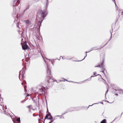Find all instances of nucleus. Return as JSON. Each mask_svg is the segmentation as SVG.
I'll return each mask as SVG.
<instances>
[{
    "mask_svg": "<svg viewBox=\"0 0 123 123\" xmlns=\"http://www.w3.org/2000/svg\"><path fill=\"white\" fill-rule=\"evenodd\" d=\"M48 12L47 11L46 8H45L43 11L40 10L39 11L38 15V18H39V19H37V21L39 22V23L40 24L39 27V28H40L41 26L42 22L46 16Z\"/></svg>",
    "mask_w": 123,
    "mask_h": 123,
    "instance_id": "f257e3e1",
    "label": "nucleus"
},
{
    "mask_svg": "<svg viewBox=\"0 0 123 123\" xmlns=\"http://www.w3.org/2000/svg\"><path fill=\"white\" fill-rule=\"evenodd\" d=\"M14 5L13 6V10L12 16L13 17L17 18L19 17V14H18V13L17 12H16V7H15L18 6V7L19 8L18 5L20 3V1L19 0H15L14 1Z\"/></svg>",
    "mask_w": 123,
    "mask_h": 123,
    "instance_id": "f03ea898",
    "label": "nucleus"
},
{
    "mask_svg": "<svg viewBox=\"0 0 123 123\" xmlns=\"http://www.w3.org/2000/svg\"><path fill=\"white\" fill-rule=\"evenodd\" d=\"M45 91V88L43 86H39L36 88L35 92L37 94L42 95L44 94Z\"/></svg>",
    "mask_w": 123,
    "mask_h": 123,
    "instance_id": "7ed1b4c3",
    "label": "nucleus"
},
{
    "mask_svg": "<svg viewBox=\"0 0 123 123\" xmlns=\"http://www.w3.org/2000/svg\"><path fill=\"white\" fill-rule=\"evenodd\" d=\"M47 72L49 75H47L46 77V80H47L48 83H49L53 81V80L52 78V76H50L49 75H51V70L49 69V67L47 65Z\"/></svg>",
    "mask_w": 123,
    "mask_h": 123,
    "instance_id": "20e7f679",
    "label": "nucleus"
},
{
    "mask_svg": "<svg viewBox=\"0 0 123 123\" xmlns=\"http://www.w3.org/2000/svg\"><path fill=\"white\" fill-rule=\"evenodd\" d=\"M14 123H20V117L17 118L15 117V118H12L11 117Z\"/></svg>",
    "mask_w": 123,
    "mask_h": 123,
    "instance_id": "39448f33",
    "label": "nucleus"
},
{
    "mask_svg": "<svg viewBox=\"0 0 123 123\" xmlns=\"http://www.w3.org/2000/svg\"><path fill=\"white\" fill-rule=\"evenodd\" d=\"M52 117L50 113L49 112V113L46 116L44 121V122L45 120L46 119L50 120L52 119Z\"/></svg>",
    "mask_w": 123,
    "mask_h": 123,
    "instance_id": "423d86ee",
    "label": "nucleus"
},
{
    "mask_svg": "<svg viewBox=\"0 0 123 123\" xmlns=\"http://www.w3.org/2000/svg\"><path fill=\"white\" fill-rule=\"evenodd\" d=\"M21 44L22 45V49H23L25 50L27 49L28 46L26 44V43L24 42L23 44H22V43H21Z\"/></svg>",
    "mask_w": 123,
    "mask_h": 123,
    "instance_id": "0eeeda50",
    "label": "nucleus"
},
{
    "mask_svg": "<svg viewBox=\"0 0 123 123\" xmlns=\"http://www.w3.org/2000/svg\"><path fill=\"white\" fill-rule=\"evenodd\" d=\"M22 73H23V71L21 70L19 72V78L20 80V78L21 77V75L22 77H24V75L22 74Z\"/></svg>",
    "mask_w": 123,
    "mask_h": 123,
    "instance_id": "6e6552de",
    "label": "nucleus"
},
{
    "mask_svg": "<svg viewBox=\"0 0 123 123\" xmlns=\"http://www.w3.org/2000/svg\"><path fill=\"white\" fill-rule=\"evenodd\" d=\"M25 22L26 24L27 25H30L31 24L30 22L28 20L26 21Z\"/></svg>",
    "mask_w": 123,
    "mask_h": 123,
    "instance_id": "1a4fd4ad",
    "label": "nucleus"
},
{
    "mask_svg": "<svg viewBox=\"0 0 123 123\" xmlns=\"http://www.w3.org/2000/svg\"><path fill=\"white\" fill-rule=\"evenodd\" d=\"M29 6H27L26 8L25 9L24 11V12H23V14H24L25 13V11L26 10H27V9H29Z\"/></svg>",
    "mask_w": 123,
    "mask_h": 123,
    "instance_id": "9d476101",
    "label": "nucleus"
},
{
    "mask_svg": "<svg viewBox=\"0 0 123 123\" xmlns=\"http://www.w3.org/2000/svg\"><path fill=\"white\" fill-rule=\"evenodd\" d=\"M96 49V48H95V47H93V48H92L89 51H91L92 50H97V49Z\"/></svg>",
    "mask_w": 123,
    "mask_h": 123,
    "instance_id": "9b49d317",
    "label": "nucleus"
},
{
    "mask_svg": "<svg viewBox=\"0 0 123 123\" xmlns=\"http://www.w3.org/2000/svg\"><path fill=\"white\" fill-rule=\"evenodd\" d=\"M106 120L105 119L103 120L100 123H106Z\"/></svg>",
    "mask_w": 123,
    "mask_h": 123,
    "instance_id": "f8f14e48",
    "label": "nucleus"
},
{
    "mask_svg": "<svg viewBox=\"0 0 123 123\" xmlns=\"http://www.w3.org/2000/svg\"><path fill=\"white\" fill-rule=\"evenodd\" d=\"M87 55V54H86V56L84 57V59H83L82 60H80V61H75V62H78L81 61H82V60H83L84 59H85V58L86 56Z\"/></svg>",
    "mask_w": 123,
    "mask_h": 123,
    "instance_id": "ddd939ff",
    "label": "nucleus"
},
{
    "mask_svg": "<svg viewBox=\"0 0 123 123\" xmlns=\"http://www.w3.org/2000/svg\"><path fill=\"white\" fill-rule=\"evenodd\" d=\"M93 76H91L89 78V79H87L86 80H85V81H83V82H84L86 80H91V78L92 77H93Z\"/></svg>",
    "mask_w": 123,
    "mask_h": 123,
    "instance_id": "4468645a",
    "label": "nucleus"
},
{
    "mask_svg": "<svg viewBox=\"0 0 123 123\" xmlns=\"http://www.w3.org/2000/svg\"><path fill=\"white\" fill-rule=\"evenodd\" d=\"M68 112V110H67L66 111H65V112L64 113H63L62 114V115L61 116V117H62V116L64 115L66 113H67Z\"/></svg>",
    "mask_w": 123,
    "mask_h": 123,
    "instance_id": "2eb2a0df",
    "label": "nucleus"
},
{
    "mask_svg": "<svg viewBox=\"0 0 123 123\" xmlns=\"http://www.w3.org/2000/svg\"><path fill=\"white\" fill-rule=\"evenodd\" d=\"M21 33V36H23V32L22 31H20V32H19V34H20Z\"/></svg>",
    "mask_w": 123,
    "mask_h": 123,
    "instance_id": "dca6fc26",
    "label": "nucleus"
},
{
    "mask_svg": "<svg viewBox=\"0 0 123 123\" xmlns=\"http://www.w3.org/2000/svg\"><path fill=\"white\" fill-rule=\"evenodd\" d=\"M63 57H62V56H60V58H61V57H62V59H68V60H70V59H71V58H70V59H67V58H63Z\"/></svg>",
    "mask_w": 123,
    "mask_h": 123,
    "instance_id": "f3484780",
    "label": "nucleus"
},
{
    "mask_svg": "<svg viewBox=\"0 0 123 123\" xmlns=\"http://www.w3.org/2000/svg\"><path fill=\"white\" fill-rule=\"evenodd\" d=\"M3 100V99L2 98H0V103H2Z\"/></svg>",
    "mask_w": 123,
    "mask_h": 123,
    "instance_id": "a211bd4d",
    "label": "nucleus"
},
{
    "mask_svg": "<svg viewBox=\"0 0 123 123\" xmlns=\"http://www.w3.org/2000/svg\"><path fill=\"white\" fill-rule=\"evenodd\" d=\"M95 67H99V68H101V65H100V64L98 65V66H95Z\"/></svg>",
    "mask_w": 123,
    "mask_h": 123,
    "instance_id": "6ab92c4d",
    "label": "nucleus"
},
{
    "mask_svg": "<svg viewBox=\"0 0 123 123\" xmlns=\"http://www.w3.org/2000/svg\"><path fill=\"white\" fill-rule=\"evenodd\" d=\"M112 0V1H113V2H114L115 3V6H117V5L116 4V2H115V0Z\"/></svg>",
    "mask_w": 123,
    "mask_h": 123,
    "instance_id": "aec40b11",
    "label": "nucleus"
},
{
    "mask_svg": "<svg viewBox=\"0 0 123 123\" xmlns=\"http://www.w3.org/2000/svg\"><path fill=\"white\" fill-rule=\"evenodd\" d=\"M62 79H63L64 80V81H65V80H66V81H67V80L65 79H64V78H63ZM62 81H63V80H62ZM69 81V82H73V81Z\"/></svg>",
    "mask_w": 123,
    "mask_h": 123,
    "instance_id": "412c9836",
    "label": "nucleus"
},
{
    "mask_svg": "<svg viewBox=\"0 0 123 123\" xmlns=\"http://www.w3.org/2000/svg\"><path fill=\"white\" fill-rule=\"evenodd\" d=\"M48 2H47L46 4V8H45L46 9L47 7H48Z\"/></svg>",
    "mask_w": 123,
    "mask_h": 123,
    "instance_id": "4be33fe9",
    "label": "nucleus"
},
{
    "mask_svg": "<svg viewBox=\"0 0 123 123\" xmlns=\"http://www.w3.org/2000/svg\"><path fill=\"white\" fill-rule=\"evenodd\" d=\"M104 60H103V61L101 63V65H103V63H104Z\"/></svg>",
    "mask_w": 123,
    "mask_h": 123,
    "instance_id": "5701e85b",
    "label": "nucleus"
},
{
    "mask_svg": "<svg viewBox=\"0 0 123 123\" xmlns=\"http://www.w3.org/2000/svg\"><path fill=\"white\" fill-rule=\"evenodd\" d=\"M31 106V105H29V106H27V107L29 109H30V107Z\"/></svg>",
    "mask_w": 123,
    "mask_h": 123,
    "instance_id": "b1692460",
    "label": "nucleus"
},
{
    "mask_svg": "<svg viewBox=\"0 0 123 123\" xmlns=\"http://www.w3.org/2000/svg\"><path fill=\"white\" fill-rule=\"evenodd\" d=\"M108 42H107L105 45L103 46L101 48H102L104 47L105 45H106L108 43Z\"/></svg>",
    "mask_w": 123,
    "mask_h": 123,
    "instance_id": "393cba45",
    "label": "nucleus"
},
{
    "mask_svg": "<svg viewBox=\"0 0 123 123\" xmlns=\"http://www.w3.org/2000/svg\"><path fill=\"white\" fill-rule=\"evenodd\" d=\"M25 101H23H23H22L21 102V103H24L25 102Z\"/></svg>",
    "mask_w": 123,
    "mask_h": 123,
    "instance_id": "a878e982",
    "label": "nucleus"
},
{
    "mask_svg": "<svg viewBox=\"0 0 123 123\" xmlns=\"http://www.w3.org/2000/svg\"><path fill=\"white\" fill-rule=\"evenodd\" d=\"M108 92V90L107 89V91H106V92H105V96H106V93H107V92Z\"/></svg>",
    "mask_w": 123,
    "mask_h": 123,
    "instance_id": "bb28decb",
    "label": "nucleus"
},
{
    "mask_svg": "<svg viewBox=\"0 0 123 123\" xmlns=\"http://www.w3.org/2000/svg\"><path fill=\"white\" fill-rule=\"evenodd\" d=\"M53 120H52L49 123H52L53 122Z\"/></svg>",
    "mask_w": 123,
    "mask_h": 123,
    "instance_id": "cd10ccee",
    "label": "nucleus"
},
{
    "mask_svg": "<svg viewBox=\"0 0 123 123\" xmlns=\"http://www.w3.org/2000/svg\"><path fill=\"white\" fill-rule=\"evenodd\" d=\"M5 114H6V115H7V116H9V115L10 116V115H9V114H6V113H5Z\"/></svg>",
    "mask_w": 123,
    "mask_h": 123,
    "instance_id": "c85d7f7f",
    "label": "nucleus"
},
{
    "mask_svg": "<svg viewBox=\"0 0 123 123\" xmlns=\"http://www.w3.org/2000/svg\"><path fill=\"white\" fill-rule=\"evenodd\" d=\"M98 103H95V104H93L92 105H89V106H92V105H94V104H98Z\"/></svg>",
    "mask_w": 123,
    "mask_h": 123,
    "instance_id": "c756f323",
    "label": "nucleus"
},
{
    "mask_svg": "<svg viewBox=\"0 0 123 123\" xmlns=\"http://www.w3.org/2000/svg\"><path fill=\"white\" fill-rule=\"evenodd\" d=\"M40 54H41V55H42V57H43V55H42V54L41 53H40Z\"/></svg>",
    "mask_w": 123,
    "mask_h": 123,
    "instance_id": "7c9ffc66",
    "label": "nucleus"
},
{
    "mask_svg": "<svg viewBox=\"0 0 123 123\" xmlns=\"http://www.w3.org/2000/svg\"><path fill=\"white\" fill-rule=\"evenodd\" d=\"M96 73V72H94L93 73L94 75H95V74Z\"/></svg>",
    "mask_w": 123,
    "mask_h": 123,
    "instance_id": "2f4dec72",
    "label": "nucleus"
},
{
    "mask_svg": "<svg viewBox=\"0 0 123 123\" xmlns=\"http://www.w3.org/2000/svg\"><path fill=\"white\" fill-rule=\"evenodd\" d=\"M18 25H19V24H17V26L18 27V28H19V27L18 26Z\"/></svg>",
    "mask_w": 123,
    "mask_h": 123,
    "instance_id": "473e14b6",
    "label": "nucleus"
},
{
    "mask_svg": "<svg viewBox=\"0 0 123 123\" xmlns=\"http://www.w3.org/2000/svg\"><path fill=\"white\" fill-rule=\"evenodd\" d=\"M101 72H102L104 73H104V71H101Z\"/></svg>",
    "mask_w": 123,
    "mask_h": 123,
    "instance_id": "72a5a7b5",
    "label": "nucleus"
},
{
    "mask_svg": "<svg viewBox=\"0 0 123 123\" xmlns=\"http://www.w3.org/2000/svg\"><path fill=\"white\" fill-rule=\"evenodd\" d=\"M120 90L119 89H115V90Z\"/></svg>",
    "mask_w": 123,
    "mask_h": 123,
    "instance_id": "f704fd0d",
    "label": "nucleus"
},
{
    "mask_svg": "<svg viewBox=\"0 0 123 123\" xmlns=\"http://www.w3.org/2000/svg\"><path fill=\"white\" fill-rule=\"evenodd\" d=\"M115 94L116 95H118V94L117 93H116Z\"/></svg>",
    "mask_w": 123,
    "mask_h": 123,
    "instance_id": "c9c22d12",
    "label": "nucleus"
},
{
    "mask_svg": "<svg viewBox=\"0 0 123 123\" xmlns=\"http://www.w3.org/2000/svg\"><path fill=\"white\" fill-rule=\"evenodd\" d=\"M29 109V111L30 112L31 111L30 110V109Z\"/></svg>",
    "mask_w": 123,
    "mask_h": 123,
    "instance_id": "e433bc0d",
    "label": "nucleus"
},
{
    "mask_svg": "<svg viewBox=\"0 0 123 123\" xmlns=\"http://www.w3.org/2000/svg\"><path fill=\"white\" fill-rule=\"evenodd\" d=\"M88 52H87V51H86V52H85V53H88Z\"/></svg>",
    "mask_w": 123,
    "mask_h": 123,
    "instance_id": "4c0bfd02",
    "label": "nucleus"
},
{
    "mask_svg": "<svg viewBox=\"0 0 123 123\" xmlns=\"http://www.w3.org/2000/svg\"><path fill=\"white\" fill-rule=\"evenodd\" d=\"M1 94H0V98H1Z\"/></svg>",
    "mask_w": 123,
    "mask_h": 123,
    "instance_id": "58836bf2",
    "label": "nucleus"
},
{
    "mask_svg": "<svg viewBox=\"0 0 123 123\" xmlns=\"http://www.w3.org/2000/svg\"><path fill=\"white\" fill-rule=\"evenodd\" d=\"M2 108H3V110H4V108H3V106H2Z\"/></svg>",
    "mask_w": 123,
    "mask_h": 123,
    "instance_id": "ea45409f",
    "label": "nucleus"
},
{
    "mask_svg": "<svg viewBox=\"0 0 123 123\" xmlns=\"http://www.w3.org/2000/svg\"><path fill=\"white\" fill-rule=\"evenodd\" d=\"M111 36H112V34H111Z\"/></svg>",
    "mask_w": 123,
    "mask_h": 123,
    "instance_id": "a19ab883",
    "label": "nucleus"
},
{
    "mask_svg": "<svg viewBox=\"0 0 123 123\" xmlns=\"http://www.w3.org/2000/svg\"><path fill=\"white\" fill-rule=\"evenodd\" d=\"M97 75H100L101 76V75L99 74H98Z\"/></svg>",
    "mask_w": 123,
    "mask_h": 123,
    "instance_id": "79ce46f5",
    "label": "nucleus"
},
{
    "mask_svg": "<svg viewBox=\"0 0 123 123\" xmlns=\"http://www.w3.org/2000/svg\"><path fill=\"white\" fill-rule=\"evenodd\" d=\"M23 40V39H21V41L22 42Z\"/></svg>",
    "mask_w": 123,
    "mask_h": 123,
    "instance_id": "37998d69",
    "label": "nucleus"
},
{
    "mask_svg": "<svg viewBox=\"0 0 123 123\" xmlns=\"http://www.w3.org/2000/svg\"><path fill=\"white\" fill-rule=\"evenodd\" d=\"M59 116V115H57V117H59V116Z\"/></svg>",
    "mask_w": 123,
    "mask_h": 123,
    "instance_id": "c03bdc74",
    "label": "nucleus"
},
{
    "mask_svg": "<svg viewBox=\"0 0 123 123\" xmlns=\"http://www.w3.org/2000/svg\"><path fill=\"white\" fill-rule=\"evenodd\" d=\"M74 111V110H70L69 111Z\"/></svg>",
    "mask_w": 123,
    "mask_h": 123,
    "instance_id": "a18cd8bd",
    "label": "nucleus"
},
{
    "mask_svg": "<svg viewBox=\"0 0 123 123\" xmlns=\"http://www.w3.org/2000/svg\"><path fill=\"white\" fill-rule=\"evenodd\" d=\"M26 91H27V90H25V92H26Z\"/></svg>",
    "mask_w": 123,
    "mask_h": 123,
    "instance_id": "49530a36",
    "label": "nucleus"
},
{
    "mask_svg": "<svg viewBox=\"0 0 123 123\" xmlns=\"http://www.w3.org/2000/svg\"><path fill=\"white\" fill-rule=\"evenodd\" d=\"M105 101H106V102H108V101H106V100H105Z\"/></svg>",
    "mask_w": 123,
    "mask_h": 123,
    "instance_id": "de8ad7c7",
    "label": "nucleus"
},
{
    "mask_svg": "<svg viewBox=\"0 0 123 123\" xmlns=\"http://www.w3.org/2000/svg\"><path fill=\"white\" fill-rule=\"evenodd\" d=\"M90 50H89L88 51V52H90V51H90Z\"/></svg>",
    "mask_w": 123,
    "mask_h": 123,
    "instance_id": "09e8293b",
    "label": "nucleus"
},
{
    "mask_svg": "<svg viewBox=\"0 0 123 123\" xmlns=\"http://www.w3.org/2000/svg\"><path fill=\"white\" fill-rule=\"evenodd\" d=\"M111 38H110V39H111ZM110 40H111V39H110L109 40V41H110Z\"/></svg>",
    "mask_w": 123,
    "mask_h": 123,
    "instance_id": "8fccbe9b",
    "label": "nucleus"
},
{
    "mask_svg": "<svg viewBox=\"0 0 123 123\" xmlns=\"http://www.w3.org/2000/svg\"><path fill=\"white\" fill-rule=\"evenodd\" d=\"M97 76V75H95V76Z\"/></svg>",
    "mask_w": 123,
    "mask_h": 123,
    "instance_id": "3c124183",
    "label": "nucleus"
},
{
    "mask_svg": "<svg viewBox=\"0 0 123 123\" xmlns=\"http://www.w3.org/2000/svg\"><path fill=\"white\" fill-rule=\"evenodd\" d=\"M122 113H122V114H121V115H122Z\"/></svg>",
    "mask_w": 123,
    "mask_h": 123,
    "instance_id": "603ef678",
    "label": "nucleus"
},
{
    "mask_svg": "<svg viewBox=\"0 0 123 123\" xmlns=\"http://www.w3.org/2000/svg\"><path fill=\"white\" fill-rule=\"evenodd\" d=\"M61 117H60V118H61Z\"/></svg>",
    "mask_w": 123,
    "mask_h": 123,
    "instance_id": "864d4df0",
    "label": "nucleus"
},
{
    "mask_svg": "<svg viewBox=\"0 0 123 123\" xmlns=\"http://www.w3.org/2000/svg\"><path fill=\"white\" fill-rule=\"evenodd\" d=\"M75 83H78V82H75Z\"/></svg>",
    "mask_w": 123,
    "mask_h": 123,
    "instance_id": "5fc2aeb1",
    "label": "nucleus"
},
{
    "mask_svg": "<svg viewBox=\"0 0 123 123\" xmlns=\"http://www.w3.org/2000/svg\"><path fill=\"white\" fill-rule=\"evenodd\" d=\"M60 59H60H59V60Z\"/></svg>",
    "mask_w": 123,
    "mask_h": 123,
    "instance_id": "6e6d98bb",
    "label": "nucleus"
},
{
    "mask_svg": "<svg viewBox=\"0 0 123 123\" xmlns=\"http://www.w3.org/2000/svg\"><path fill=\"white\" fill-rule=\"evenodd\" d=\"M23 60H24V59L22 60V61H23Z\"/></svg>",
    "mask_w": 123,
    "mask_h": 123,
    "instance_id": "4d7b16f0",
    "label": "nucleus"
},
{
    "mask_svg": "<svg viewBox=\"0 0 123 123\" xmlns=\"http://www.w3.org/2000/svg\"><path fill=\"white\" fill-rule=\"evenodd\" d=\"M100 103H102L101 102H100Z\"/></svg>",
    "mask_w": 123,
    "mask_h": 123,
    "instance_id": "13d9d810",
    "label": "nucleus"
},
{
    "mask_svg": "<svg viewBox=\"0 0 123 123\" xmlns=\"http://www.w3.org/2000/svg\"><path fill=\"white\" fill-rule=\"evenodd\" d=\"M39 123H40V122H39Z\"/></svg>",
    "mask_w": 123,
    "mask_h": 123,
    "instance_id": "bf43d9fd",
    "label": "nucleus"
},
{
    "mask_svg": "<svg viewBox=\"0 0 123 123\" xmlns=\"http://www.w3.org/2000/svg\"><path fill=\"white\" fill-rule=\"evenodd\" d=\"M47 1H48V0H47Z\"/></svg>",
    "mask_w": 123,
    "mask_h": 123,
    "instance_id": "052dcab7",
    "label": "nucleus"
}]
</instances>
